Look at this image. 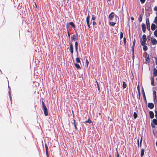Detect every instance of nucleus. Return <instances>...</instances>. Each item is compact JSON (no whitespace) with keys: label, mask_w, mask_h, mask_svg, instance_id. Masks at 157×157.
Returning a JSON list of instances; mask_svg holds the SVG:
<instances>
[{"label":"nucleus","mask_w":157,"mask_h":157,"mask_svg":"<svg viewBox=\"0 0 157 157\" xmlns=\"http://www.w3.org/2000/svg\"><path fill=\"white\" fill-rule=\"evenodd\" d=\"M123 37V34L122 32H120V38L121 39Z\"/></svg>","instance_id":"nucleus-37"},{"label":"nucleus","mask_w":157,"mask_h":157,"mask_svg":"<svg viewBox=\"0 0 157 157\" xmlns=\"http://www.w3.org/2000/svg\"><path fill=\"white\" fill-rule=\"evenodd\" d=\"M153 76L154 77L157 76V70L155 68L154 69Z\"/></svg>","instance_id":"nucleus-13"},{"label":"nucleus","mask_w":157,"mask_h":157,"mask_svg":"<svg viewBox=\"0 0 157 157\" xmlns=\"http://www.w3.org/2000/svg\"><path fill=\"white\" fill-rule=\"evenodd\" d=\"M148 107L150 109H152L154 107V105L152 103H148Z\"/></svg>","instance_id":"nucleus-9"},{"label":"nucleus","mask_w":157,"mask_h":157,"mask_svg":"<svg viewBox=\"0 0 157 157\" xmlns=\"http://www.w3.org/2000/svg\"><path fill=\"white\" fill-rule=\"evenodd\" d=\"M131 19L132 21L134 20V18L133 17H131Z\"/></svg>","instance_id":"nucleus-56"},{"label":"nucleus","mask_w":157,"mask_h":157,"mask_svg":"<svg viewBox=\"0 0 157 157\" xmlns=\"http://www.w3.org/2000/svg\"><path fill=\"white\" fill-rule=\"evenodd\" d=\"M142 29L144 33H145L146 31V27H145V25L144 23H143L141 25Z\"/></svg>","instance_id":"nucleus-8"},{"label":"nucleus","mask_w":157,"mask_h":157,"mask_svg":"<svg viewBox=\"0 0 157 157\" xmlns=\"http://www.w3.org/2000/svg\"><path fill=\"white\" fill-rule=\"evenodd\" d=\"M42 104L43 108L46 107L45 105L44 102H43V101H42Z\"/></svg>","instance_id":"nucleus-40"},{"label":"nucleus","mask_w":157,"mask_h":157,"mask_svg":"<svg viewBox=\"0 0 157 157\" xmlns=\"http://www.w3.org/2000/svg\"><path fill=\"white\" fill-rule=\"evenodd\" d=\"M154 10L157 11V6H155L154 8Z\"/></svg>","instance_id":"nucleus-48"},{"label":"nucleus","mask_w":157,"mask_h":157,"mask_svg":"<svg viewBox=\"0 0 157 157\" xmlns=\"http://www.w3.org/2000/svg\"><path fill=\"white\" fill-rule=\"evenodd\" d=\"M69 24L70 25H71L72 27H73L74 28H75V25L73 22H70L69 23Z\"/></svg>","instance_id":"nucleus-23"},{"label":"nucleus","mask_w":157,"mask_h":157,"mask_svg":"<svg viewBox=\"0 0 157 157\" xmlns=\"http://www.w3.org/2000/svg\"><path fill=\"white\" fill-rule=\"evenodd\" d=\"M157 96L156 95H153V101H155L156 99Z\"/></svg>","instance_id":"nucleus-39"},{"label":"nucleus","mask_w":157,"mask_h":157,"mask_svg":"<svg viewBox=\"0 0 157 157\" xmlns=\"http://www.w3.org/2000/svg\"><path fill=\"white\" fill-rule=\"evenodd\" d=\"M75 67L77 69H79L81 68V67H80L79 65V64H77L76 63H75Z\"/></svg>","instance_id":"nucleus-17"},{"label":"nucleus","mask_w":157,"mask_h":157,"mask_svg":"<svg viewBox=\"0 0 157 157\" xmlns=\"http://www.w3.org/2000/svg\"><path fill=\"white\" fill-rule=\"evenodd\" d=\"M145 58L146 61L148 63H149L150 62V59L149 55H146L145 57Z\"/></svg>","instance_id":"nucleus-11"},{"label":"nucleus","mask_w":157,"mask_h":157,"mask_svg":"<svg viewBox=\"0 0 157 157\" xmlns=\"http://www.w3.org/2000/svg\"><path fill=\"white\" fill-rule=\"evenodd\" d=\"M142 40H143L142 39L140 40L141 44L142 45H144V44H146V42L147 41L146 36L145 34H144L142 36Z\"/></svg>","instance_id":"nucleus-1"},{"label":"nucleus","mask_w":157,"mask_h":157,"mask_svg":"<svg viewBox=\"0 0 157 157\" xmlns=\"http://www.w3.org/2000/svg\"><path fill=\"white\" fill-rule=\"evenodd\" d=\"M10 99L11 100H12L11 97V95H10Z\"/></svg>","instance_id":"nucleus-60"},{"label":"nucleus","mask_w":157,"mask_h":157,"mask_svg":"<svg viewBox=\"0 0 157 157\" xmlns=\"http://www.w3.org/2000/svg\"><path fill=\"white\" fill-rule=\"evenodd\" d=\"M150 117L151 119H152L154 117V113L152 111H150L149 112Z\"/></svg>","instance_id":"nucleus-10"},{"label":"nucleus","mask_w":157,"mask_h":157,"mask_svg":"<svg viewBox=\"0 0 157 157\" xmlns=\"http://www.w3.org/2000/svg\"><path fill=\"white\" fill-rule=\"evenodd\" d=\"M151 84L153 86H154V77H152L151 78Z\"/></svg>","instance_id":"nucleus-14"},{"label":"nucleus","mask_w":157,"mask_h":157,"mask_svg":"<svg viewBox=\"0 0 157 157\" xmlns=\"http://www.w3.org/2000/svg\"><path fill=\"white\" fill-rule=\"evenodd\" d=\"M154 35L157 37V30H156L154 32Z\"/></svg>","instance_id":"nucleus-34"},{"label":"nucleus","mask_w":157,"mask_h":157,"mask_svg":"<svg viewBox=\"0 0 157 157\" xmlns=\"http://www.w3.org/2000/svg\"><path fill=\"white\" fill-rule=\"evenodd\" d=\"M69 23H67V25H66V27H67V28H68L69 27Z\"/></svg>","instance_id":"nucleus-47"},{"label":"nucleus","mask_w":157,"mask_h":157,"mask_svg":"<svg viewBox=\"0 0 157 157\" xmlns=\"http://www.w3.org/2000/svg\"><path fill=\"white\" fill-rule=\"evenodd\" d=\"M45 152H46V154L47 155V157H49L48 156V147L47 145L46 144H45Z\"/></svg>","instance_id":"nucleus-7"},{"label":"nucleus","mask_w":157,"mask_h":157,"mask_svg":"<svg viewBox=\"0 0 157 157\" xmlns=\"http://www.w3.org/2000/svg\"><path fill=\"white\" fill-rule=\"evenodd\" d=\"M142 94H145V92H144L143 88H142Z\"/></svg>","instance_id":"nucleus-50"},{"label":"nucleus","mask_w":157,"mask_h":157,"mask_svg":"<svg viewBox=\"0 0 157 157\" xmlns=\"http://www.w3.org/2000/svg\"><path fill=\"white\" fill-rule=\"evenodd\" d=\"M138 94H140V89L138 90Z\"/></svg>","instance_id":"nucleus-55"},{"label":"nucleus","mask_w":157,"mask_h":157,"mask_svg":"<svg viewBox=\"0 0 157 157\" xmlns=\"http://www.w3.org/2000/svg\"><path fill=\"white\" fill-rule=\"evenodd\" d=\"M138 94V96H139V97H138V98L139 99H140V94Z\"/></svg>","instance_id":"nucleus-54"},{"label":"nucleus","mask_w":157,"mask_h":157,"mask_svg":"<svg viewBox=\"0 0 157 157\" xmlns=\"http://www.w3.org/2000/svg\"><path fill=\"white\" fill-rule=\"evenodd\" d=\"M147 40H149L151 38V36L150 35H149L147 37Z\"/></svg>","instance_id":"nucleus-44"},{"label":"nucleus","mask_w":157,"mask_h":157,"mask_svg":"<svg viewBox=\"0 0 157 157\" xmlns=\"http://www.w3.org/2000/svg\"><path fill=\"white\" fill-rule=\"evenodd\" d=\"M143 18V15L140 14L139 16V21L140 22L142 21Z\"/></svg>","instance_id":"nucleus-28"},{"label":"nucleus","mask_w":157,"mask_h":157,"mask_svg":"<svg viewBox=\"0 0 157 157\" xmlns=\"http://www.w3.org/2000/svg\"><path fill=\"white\" fill-rule=\"evenodd\" d=\"M156 146L157 147V141L156 142Z\"/></svg>","instance_id":"nucleus-61"},{"label":"nucleus","mask_w":157,"mask_h":157,"mask_svg":"<svg viewBox=\"0 0 157 157\" xmlns=\"http://www.w3.org/2000/svg\"><path fill=\"white\" fill-rule=\"evenodd\" d=\"M109 157H112V156L111 154L109 155Z\"/></svg>","instance_id":"nucleus-59"},{"label":"nucleus","mask_w":157,"mask_h":157,"mask_svg":"<svg viewBox=\"0 0 157 157\" xmlns=\"http://www.w3.org/2000/svg\"><path fill=\"white\" fill-rule=\"evenodd\" d=\"M140 1L142 3H143L145 2V0H140Z\"/></svg>","instance_id":"nucleus-46"},{"label":"nucleus","mask_w":157,"mask_h":157,"mask_svg":"<svg viewBox=\"0 0 157 157\" xmlns=\"http://www.w3.org/2000/svg\"><path fill=\"white\" fill-rule=\"evenodd\" d=\"M146 24L147 25V30L150 31V25L148 18H147L146 19Z\"/></svg>","instance_id":"nucleus-2"},{"label":"nucleus","mask_w":157,"mask_h":157,"mask_svg":"<svg viewBox=\"0 0 157 157\" xmlns=\"http://www.w3.org/2000/svg\"><path fill=\"white\" fill-rule=\"evenodd\" d=\"M156 80H157V77L156 78Z\"/></svg>","instance_id":"nucleus-64"},{"label":"nucleus","mask_w":157,"mask_h":157,"mask_svg":"<svg viewBox=\"0 0 157 157\" xmlns=\"http://www.w3.org/2000/svg\"><path fill=\"white\" fill-rule=\"evenodd\" d=\"M144 149H142L141 150V156L143 157L144 154Z\"/></svg>","instance_id":"nucleus-16"},{"label":"nucleus","mask_w":157,"mask_h":157,"mask_svg":"<svg viewBox=\"0 0 157 157\" xmlns=\"http://www.w3.org/2000/svg\"><path fill=\"white\" fill-rule=\"evenodd\" d=\"M155 117L157 119V111L156 110L155 111Z\"/></svg>","instance_id":"nucleus-43"},{"label":"nucleus","mask_w":157,"mask_h":157,"mask_svg":"<svg viewBox=\"0 0 157 157\" xmlns=\"http://www.w3.org/2000/svg\"><path fill=\"white\" fill-rule=\"evenodd\" d=\"M138 117V115L136 112H134L133 113V117L134 119H136Z\"/></svg>","instance_id":"nucleus-22"},{"label":"nucleus","mask_w":157,"mask_h":157,"mask_svg":"<svg viewBox=\"0 0 157 157\" xmlns=\"http://www.w3.org/2000/svg\"><path fill=\"white\" fill-rule=\"evenodd\" d=\"M76 61L77 63H80V60L79 58L78 57H77L76 58Z\"/></svg>","instance_id":"nucleus-31"},{"label":"nucleus","mask_w":157,"mask_h":157,"mask_svg":"<svg viewBox=\"0 0 157 157\" xmlns=\"http://www.w3.org/2000/svg\"><path fill=\"white\" fill-rule=\"evenodd\" d=\"M86 63L87 66H88V64H89V61L87 59H86Z\"/></svg>","instance_id":"nucleus-45"},{"label":"nucleus","mask_w":157,"mask_h":157,"mask_svg":"<svg viewBox=\"0 0 157 157\" xmlns=\"http://www.w3.org/2000/svg\"><path fill=\"white\" fill-rule=\"evenodd\" d=\"M67 34H68V36L70 37V35L69 33L68 32H67Z\"/></svg>","instance_id":"nucleus-57"},{"label":"nucleus","mask_w":157,"mask_h":157,"mask_svg":"<svg viewBox=\"0 0 157 157\" xmlns=\"http://www.w3.org/2000/svg\"><path fill=\"white\" fill-rule=\"evenodd\" d=\"M91 122H92V121L90 120V118H89L87 121L84 122V123H89V124H90L91 123Z\"/></svg>","instance_id":"nucleus-20"},{"label":"nucleus","mask_w":157,"mask_h":157,"mask_svg":"<svg viewBox=\"0 0 157 157\" xmlns=\"http://www.w3.org/2000/svg\"><path fill=\"white\" fill-rule=\"evenodd\" d=\"M116 150H117L116 157H120L119 154L117 151V148H116Z\"/></svg>","instance_id":"nucleus-36"},{"label":"nucleus","mask_w":157,"mask_h":157,"mask_svg":"<svg viewBox=\"0 0 157 157\" xmlns=\"http://www.w3.org/2000/svg\"><path fill=\"white\" fill-rule=\"evenodd\" d=\"M152 121L155 125H157V119H154Z\"/></svg>","instance_id":"nucleus-27"},{"label":"nucleus","mask_w":157,"mask_h":157,"mask_svg":"<svg viewBox=\"0 0 157 157\" xmlns=\"http://www.w3.org/2000/svg\"><path fill=\"white\" fill-rule=\"evenodd\" d=\"M155 60L156 64L157 65V57H155Z\"/></svg>","instance_id":"nucleus-42"},{"label":"nucleus","mask_w":157,"mask_h":157,"mask_svg":"<svg viewBox=\"0 0 157 157\" xmlns=\"http://www.w3.org/2000/svg\"><path fill=\"white\" fill-rule=\"evenodd\" d=\"M145 44H144V45H142V46H143V50L144 51H146L147 50L148 48H147V47L146 46H145Z\"/></svg>","instance_id":"nucleus-18"},{"label":"nucleus","mask_w":157,"mask_h":157,"mask_svg":"<svg viewBox=\"0 0 157 157\" xmlns=\"http://www.w3.org/2000/svg\"><path fill=\"white\" fill-rule=\"evenodd\" d=\"M137 90H138V89H140V86H139V84L137 86Z\"/></svg>","instance_id":"nucleus-53"},{"label":"nucleus","mask_w":157,"mask_h":157,"mask_svg":"<svg viewBox=\"0 0 157 157\" xmlns=\"http://www.w3.org/2000/svg\"><path fill=\"white\" fill-rule=\"evenodd\" d=\"M155 29V25L154 23L152 24L151 25V29L152 30L154 31Z\"/></svg>","instance_id":"nucleus-15"},{"label":"nucleus","mask_w":157,"mask_h":157,"mask_svg":"<svg viewBox=\"0 0 157 157\" xmlns=\"http://www.w3.org/2000/svg\"><path fill=\"white\" fill-rule=\"evenodd\" d=\"M137 142H138V146H139V139H138V140H137Z\"/></svg>","instance_id":"nucleus-58"},{"label":"nucleus","mask_w":157,"mask_h":157,"mask_svg":"<svg viewBox=\"0 0 157 157\" xmlns=\"http://www.w3.org/2000/svg\"><path fill=\"white\" fill-rule=\"evenodd\" d=\"M132 58L133 60L134 59V58H135L134 49H132Z\"/></svg>","instance_id":"nucleus-26"},{"label":"nucleus","mask_w":157,"mask_h":157,"mask_svg":"<svg viewBox=\"0 0 157 157\" xmlns=\"http://www.w3.org/2000/svg\"><path fill=\"white\" fill-rule=\"evenodd\" d=\"M92 19L93 20H95V19H96V17H95L93 16L92 17Z\"/></svg>","instance_id":"nucleus-49"},{"label":"nucleus","mask_w":157,"mask_h":157,"mask_svg":"<svg viewBox=\"0 0 157 157\" xmlns=\"http://www.w3.org/2000/svg\"><path fill=\"white\" fill-rule=\"evenodd\" d=\"M92 24H93V25H96V22L95 21H93V22Z\"/></svg>","instance_id":"nucleus-51"},{"label":"nucleus","mask_w":157,"mask_h":157,"mask_svg":"<svg viewBox=\"0 0 157 157\" xmlns=\"http://www.w3.org/2000/svg\"><path fill=\"white\" fill-rule=\"evenodd\" d=\"M78 43L77 42H76L75 43V46L76 50H77L78 49Z\"/></svg>","instance_id":"nucleus-32"},{"label":"nucleus","mask_w":157,"mask_h":157,"mask_svg":"<svg viewBox=\"0 0 157 157\" xmlns=\"http://www.w3.org/2000/svg\"><path fill=\"white\" fill-rule=\"evenodd\" d=\"M123 89H125L127 87V84L124 81L123 82Z\"/></svg>","instance_id":"nucleus-19"},{"label":"nucleus","mask_w":157,"mask_h":157,"mask_svg":"<svg viewBox=\"0 0 157 157\" xmlns=\"http://www.w3.org/2000/svg\"><path fill=\"white\" fill-rule=\"evenodd\" d=\"M142 137H141V139L140 140V146H141V143H142Z\"/></svg>","instance_id":"nucleus-52"},{"label":"nucleus","mask_w":157,"mask_h":157,"mask_svg":"<svg viewBox=\"0 0 157 157\" xmlns=\"http://www.w3.org/2000/svg\"><path fill=\"white\" fill-rule=\"evenodd\" d=\"M71 40H75L76 39V36L75 35H73L71 37Z\"/></svg>","instance_id":"nucleus-21"},{"label":"nucleus","mask_w":157,"mask_h":157,"mask_svg":"<svg viewBox=\"0 0 157 157\" xmlns=\"http://www.w3.org/2000/svg\"><path fill=\"white\" fill-rule=\"evenodd\" d=\"M99 24L100 25V24H101V21H99Z\"/></svg>","instance_id":"nucleus-62"},{"label":"nucleus","mask_w":157,"mask_h":157,"mask_svg":"<svg viewBox=\"0 0 157 157\" xmlns=\"http://www.w3.org/2000/svg\"><path fill=\"white\" fill-rule=\"evenodd\" d=\"M73 121H74V127H75V129L76 130H77V128L76 127V124H75V120L74 119H73Z\"/></svg>","instance_id":"nucleus-33"},{"label":"nucleus","mask_w":157,"mask_h":157,"mask_svg":"<svg viewBox=\"0 0 157 157\" xmlns=\"http://www.w3.org/2000/svg\"><path fill=\"white\" fill-rule=\"evenodd\" d=\"M70 52L71 54H72L73 53V45L72 43L70 44Z\"/></svg>","instance_id":"nucleus-12"},{"label":"nucleus","mask_w":157,"mask_h":157,"mask_svg":"<svg viewBox=\"0 0 157 157\" xmlns=\"http://www.w3.org/2000/svg\"><path fill=\"white\" fill-rule=\"evenodd\" d=\"M153 95H156V92L155 90H154L153 91Z\"/></svg>","instance_id":"nucleus-41"},{"label":"nucleus","mask_w":157,"mask_h":157,"mask_svg":"<svg viewBox=\"0 0 157 157\" xmlns=\"http://www.w3.org/2000/svg\"><path fill=\"white\" fill-rule=\"evenodd\" d=\"M114 13L113 12H112L109 16V18L110 20H112L114 17Z\"/></svg>","instance_id":"nucleus-6"},{"label":"nucleus","mask_w":157,"mask_h":157,"mask_svg":"<svg viewBox=\"0 0 157 157\" xmlns=\"http://www.w3.org/2000/svg\"><path fill=\"white\" fill-rule=\"evenodd\" d=\"M96 82H97V87H98V90L99 92V93H100V87H99V84H98V82L97 81H96Z\"/></svg>","instance_id":"nucleus-30"},{"label":"nucleus","mask_w":157,"mask_h":157,"mask_svg":"<svg viewBox=\"0 0 157 157\" xmlns=\"http://www.w3.org/2000/svg\"><path fill=\"white\" fill-rule=\"evenodd\" d=\"M43 109L44 110V113L45 116H47L48 115V109L46 107L43 108Z\"/></svg>","instance_id":"nucleus-4"},{"label":"nucleus","mask_w":157,"mask_h":157,"mask_svg":"<svg viewBox=\"0 0 157 157\" xmlns=\"http://www.w3.org/2000/svg\"><path fill=\"white\" fill-rule=\"evenodd\" d=\"M90 17V15L89 14H88L86 18V22L87 24V26L89 28H90V26L89 24Z\"/></svg>","instance_id":"nucleus-3"},{"label":"nucleus","mask_w":157,"mask_h":157,"mask_svg":"<svg viewBox=\"0 0 157 157\" xmlns=\"http://www.w3.org/2000/svg\"><path fill=\"white\" fill-rule=\"evenodd\" d=\"M123 41L124 44L125 45L126 43V39L124 37L123 38Z\"/></svg>","instance_id":"nucleus-38"},{"label":"nucleus","mask_w":157,"mask_h":157,"mask_svg":"<svg viewBox=\"0 0 157 157\" xmlns=\"http://www.w3.org/2000/svg\"><path fill=\"white\" fill-rule=\"evenodd\" d=\"M136 43V40L135 39H134L133 41V45L132 46V49H134V48L135 45Z\"/></svg>","instance_id":"nucleus-25"},{"label":"nucleus","mask_w":157,"mask_h":157,"mask_svg":"<svg viewBox=\"0 0 157 157\" xmlns=\"http://www.w3.org/2000/svg\"><path fill=\"white\" fill-rule=\"evenodd\" d=\"M116 24V22H114L112 21H110L109 22V25L112 26H114Z\"/></svg>","instance_id":"nucleus-24"},{"label":"nucleus","mask_w":157,"mask_h":157,"mask_svg":"<svg viewBox=\"0 0 157 157\" xmlns=\"http://www.w3.org/2000/svg\"><path fill=\"white\" fill-rule=\"evenodd\" d=\"M143 98H144V100L145 102L146 103H147V100H146V98L145 94H143Z\"/></svg>","instance_id":"nucleus-29"},{"label":"nucleus","mask_w":157,"mask_h":157,"mask_svg":"<svg viewBox=\"0 0 157 157\" xmlns=\"http://www.w3.org/2000/svg\"><path fill=\"white\" fill-rule=\"evenodd\" d=\"M99 114L100 115H101V113H99Z\"/></svg>","instance_id":"nucleus-63"},{"label":"nucleus","mask_w":157,"mask_h":157,"mask_svg":"<svg viewBox=\"0 0 157 157\" xmlns=\"http://www.w3.org/2000/svg\"><path fill=\"white\" fill-rule=\"evenodd\" d=\"M154 22L155 24H157V16L155 17Z\"/></svg>","instance_id":"nucleus-35"},{"label":"nucleus","mask_w":157,"mask_h":157,"mask_svg":"<svg viewBox=\"0 0 157 157\" xmlns=\"http://www.w3.org/2000/svg\"><path fill=\"white\" fill-rule=\"evenodd\" d=\"M151 41L153 45H155L157 44V40L154 38H151Z\"/></svg>","instance_id":"nucleus-5"}]
</instances>
